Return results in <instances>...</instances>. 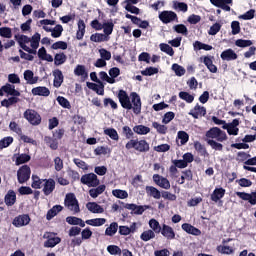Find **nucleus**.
<instances>
[{
  "label": "nucleus",
  "instance_id": "nucleus-1",
  "mask_svg": "<svg viewBox=\"0 0 256 256\" xmlns=\"http://www.w3.org/2000/svg\"><path fill=\"white\" fill-rule=\"evenodd\" d=\"M118 99L123 109H127V111L132 109L135 115L141 114V96L137 92H132L129 96L125 90H119Z\"/></svg>",
  "mask_w": 256,
  "mask_h": 256
},
{
  "label": "nucleus",
  "instance_id": "nucleus-2",
  "mask_svg": "<svg viewBox=\"0 0 256 256\" xmlns=\"http://www.w3.org/2000/svg\"><path fill=\"white\" fill-rule=\"evenodd\" d=\"M15 39L23 51L32 53L33 55L37 54L39 43H41V34L36 32L31 38L23 34L15 35Z\"/></svg>",
  "mask_w": 256,
  "mask_h": 256
},
{
  "label": "nucleus",
  "instance_id": "nucleus-3",
  "mask_svg": "<svg viewBox=\"0 0 256 256\" xmlns=\"http://www.w3.org/2000/svg\"><path fill=\"white\" fill-rule=\"evenodd\" d=\"M66 222L69 225H85V223L86 225H105V223H107V220L105 218H96L83 221L81 218L69 216L66 218Z\"/></svg>",
  "mask_w": 256,
  "mask_h": 256
},
{
  "label": "nucleus",
  "instance_id": "nucleus-4",
  "mask_svg": "<svg viewBox=\"0 0 256 256\" xmlns=\"http://www.w3.org/2000/svg\"><path fill=\"white\" fill-rule=\"evenodd\" d=\"M126 149L129 151L131 149H135L138 153H147L149 152L150 146L147 143V140H135L131 139L125 145Z\"/></svg>",
  "mask_w": 256,
  "mask_h": 256
},
{
  "label": "nucleus",
  "instance_id": "nucleus-5",
  "mask_svg": "<svg viewBox=\"0 0 256 256\" xmlns=\"http://www.w3.org/2000/svg\"><path fill=\"white\" fill-rule=\"evenodd\" d=\"M207 139H212V141H218V143H223L227 141V133L218 127H213L206 132Z\"/></svg>",
  "mask_w": 256,
  "mask_h": 256
},
{
  "label": "nucleus",
  "instance_id": "nucleus-6",
  "mask_svg": "<svg viewBox=\"0 0 256 256\" xmlns=\"http://www.w3.org/2000/svg\"><path fill=\"white\" fill-rule=\"evenodd\" d=\"M65 207L72 213H79L81 209L79 208V201L73 193H68L64 200Z\"/></svg>",
  "mask_w": 256,
  "mask_h": 256
},
{
  "label": "nucleus",
  "instance_id": "nucleus-7",
  "mask_svg": "<svg viewBox=\"0 0 256 256\" xmlns=\"http://www.w3.org/2000/svg\"><path fill=\"white\" fill-rule=\"evenodd\" d=\"M57 234L53 232H46L43 235V239H46L44 242V247L46 249H53V247H57L59 243H61V238L56 236Z\"/></svg>",
  "mask_w": 256,
  "mask_h": 256
},
{
  "label": "nucleus",
  "instance_id": "nucleus-8",
  "mask_svg": "<svg viewBox=\"0 0 256 256\" xmlns=\"http://www.w3.org/2000/svg\"><path fill=\"white\" fill-rule=\"evenodd\" d=\"M24 119H26L30 125H41V115L33 109H27L24 112Z\"/></svg>",
  "mask_w": 256,
  "mask_h": 256
},
{
  "label": "nucleus",
  "instance_id": "nucleus-9",
  "mask_svg": "<svg viewBox=\"0 0 256 256\" xmlns=\"http://www.w3.org/2000/svg\"><path fill=\"white\" fill-rule=\"evenodd\" d=\"M124 209L130 211L131 215H143V213L146 212L147 209H151V206L126 203L124 204Z\"/></svg>",
  "mask_w": 256,
  "mask_h": 256
},
{
  "label": "nucleus",
  "instance_id": "nucleus-10",
  "mask_svg": "<svg viewBox=\"0 0 256 256\" xmlns=\"http://www.w3.org/2000/svg\"><path fill=\"white\" fill-rule=\"evenodd\" d=\"M17 179L20 185L27 183L28 179H31V168L28 165L21 166L17 171Z\"/></svg>",
  "mask_w": 256,
  "mask_h": 256
},
{
  "label": "nucleus",
  "instance_id": "nucleus-11",
  "mask_svg": "<svg viewBox=\"0 0 256 256\" xmlns=\"http://www.w3.org/2000/svg\"><path fill=\"white\" fill-rule=\"evenodd\" d=\"M158 18L164 23V25L173 23V21H176V23L179 21L177 13L169 10H164L160 12Z\"/></svg>",
  "mask_w": 256,
  "mask_h": 256
},
{
  "label": "nucleus",
  "instance_id": "nucleus-12",
  "mask_svg": "<svg viewBox=\"0 0 256 256\" xmlns=\"http://www.w3.org/2000/svg\"><path fill=\"white\" fill-rule=\"evenodd\" d=\"M83 185H87V187H99V178L95 173H88L82 175L80 179Z\"/></svg>",
  "mask_w": 256,
  "mask_h": 256
},
{
  "label": "nucleus",
  "instance_id": "nucleus-13",
  "mask_svg": "<svg viewBox=\"0 0 256 256\" xmlns=\"http://www.w3.org/2000/svg\"><path fill=\"white\" fill-rule=\"evenodd\" d=\"M241 122L239 121V119H234L232 122L230 123H226L225 125L222 126V129H226L228 135H239V124Z\"/></svg>",
  "mask_w": 256,
  "mask_h": 256
},
{
  "label": "nucleus",
  "instance_id": "nucleus-14",
  "mask_svg": "<svg viewBox=\"0 0 256 256\" xmlns=\"http://www.w3.org/2000/svg\"><path fill=\"white\" fill-rule=\"evenodd\" d=\"M155 185L160 187L161 189H171V182H169V179L159 175V174H154L152 177Z\"/></svg>",
  "mask_w": 256,
  "mask_h": 256
},
{
  "label": "nucleus",
  "instance_id": "nucleus-15",
  "mask_svg": "<svg viewBox=\"0 0 256 256\" xmlns=\"http://www.w3.org/2000/svg\"><path fill=\"white\" fill-rule=\"evenodd\" d=\"M188 115H191L193 119H199L200 117H205L207 115V108L196 104L193 109L190 110Z\"/></svg>",
  "mask_w": 256,
  "mask_h": 256
},
{
  "label": "nucleus",
  "instance_id": "nucleus-16",
  "mask_svg": "<svg viewBox=\"0 0 256 256\" xmlns=\"http://www.w3.org/2000/svg\"><path fill=\"white\" fill-rule=\"evenodd\" d=\"M42 191L46 197H49L55 191V180L53 178L44 179Z\"/></svg>",
  "mask_w": 256,
  "mask_h": 256
},
{
  "label": "nucleus",
  "instance_id": "nucleus-17",
  "mask_svg": "<svg viewBox=\"0 0 256 256\" xmlns=\"http://www.w3.org/2000/svg\"><path fill=\"white\" fill-rule=\"evenodd\" d=\"M210 3L223 11H231V6L229 5H233V0H210Z\"/></svg>",
  "mask_w": 256,
  "mask_h": 256
},
{
  "label": "nucleus",
  "instance_id": "nucleus-18",
  "mask_svg": "<svg viewBox=\"0 0 256 256\" xmlns=\"http://www.w3.org/2000/svg\"><path fill=\"white\" fill-rule=\"evenodd\" d=\"M237 197L242 199V201H248L250 205H256V192L246 193V192H236Z\"/></svg>",
  "mask_w": 256,
  "mask_h": 256
},
{
  "label": "nucleus",
  "instance_id": "nucleus-19",
  "mask_svg": "<svg viewBox=\"0 0 256 256\" xmlns=\"http://www.w3.org/2000/svg\"><path fill=\"white\" fill-rule=\"evenodd\" d=\"M200 62L204 63L210 73H217V66L213 64V57L211 56H202L200 57Z\"/></svg>",
  "mask_w": 256,
  "mask_h": 256
},
{
  "label": "nucleus",
  "instance_id": "nucleus-20",
  "mask_svg": "<svg viewBox=\"0 0 256 256\" xmlns=\"http://www.w3.org/2000/svg\"><path fill=\"white\" fill-rule=\"evenodd\" d=\"M53 77V86L56 87V89H59V87L63 85V81L65 79V77L63 76V72L59 69H56L53 71Z\"/></svg>",
  "mask_w": 256,
  "mask_h": 256
},
{
  "label": "nucleus",
  "instance_id": "nucleus-21",
  "mask_svg": "<svg viewBox=\"0 0 256 256\" xmlns=\"http://www.w3.org/2000/svg\"><path fill=\"white\" fill-rule=\"evenodd\" d=\"M24 79L28 85H35L39 82V76H35L31 70L24 71Z\"/></svg>",
  "mask_w": 256,
  "mask_h": 256
},
{
  "label": "nucleus",
  "instance_id": "nucleus-22",
  "mask_svg": "<svg viewBox=\"0 0 256 256\" xmlns=\"http://www.w3.org/2000/svg\"><path fill=\"white\" fill-rule=\"evenodd\" d=\"M86 209H88V211H90V213H95V214L105 213V208H103V206L97 204V202H88L86 204Z\"/></svg>",
  "mask_w": 256,
  "mask_h": 256
},
{
  "label": "nucleus",
  "instance_id": "nucleus-23",
  "mask_svg": "<svg viewBox=\"0 0 256 256\" xmlns=\"http://www.w3.org/2000/svg\"><path fill=\"white\" fill-rule=\"evenodd\" d=\"M17 201V194L13 190H9L5 195L4 202L7 207H13Z\"/></svg>",
  "mask_w": 256,
  "mask_h": 256
},
{
  "label": "nucleus",
  "instance_id": "nucleus-24",
  "mask_svg": "<svg viewBox=\"0 0 256 256\" xmlns=\"http://www.w3.org/2000/svg\"><path fill=\"white\" fill-rule=\"evenodd\" d=\"M32 95H38L39 97H49L51 91L45 86H38L32 89Z\"/></svg>",
  "mask_w": 256,
  "mask_h": 256
},
{
  "label": "nucleus",
  "instance_id": "nucleus-25",
  "mask_svg": "<svg viewBox=\"0 0 256 256\" xmlns=\"http://www.w3.org/2000/svg\"><path fill=\"white\" fill-rule=\"evenodd\" d=\"M2 93H7V95H11L12 97H19L21 95V92L15 89V85L9 83L2 86Z\"/></svg>",
  "mask_w": 256,
  "mask_h": 256
},
{
  "label": "nucleus",
  "instance_id": "nucleus-26",
  "mask_svg": "<svg viewBox=\"0 0 256 256\" xmlns=\"http://www.w3.org/2000/svg\"><path fill=\"white\" fill-rule=\"evenodd\" d=\"M13 225H29L31 223V217L29 214H22L14 218Z\"/></svg>",
  "mask_w": 256,
  "mask_h": 256
},
{
  "label": "nucleus",
  "instance_id": "nucleus-27",
  "mask_svg": "<svg viewBox=\"0 0 256 256\" xmlns=\"http://www.w3.org/2000/svg\"><path fill=\"white\" fill-rule=\"evenodd\" d=\"M222 61H235L237 59V53L233 51V49L224 50L220 55Z\"/></svg>",
  "mask_w": 256,
  "mask_h": 256
},
{
  "label": "nucleus",
  "instance_id": "nucleus-28",
  "mask_svg": "<svg viewBox=\"0 0 256 256\" xmlns=\"http://www.w3.org/2000/svg\"><path fill=\"white\" fill-rule=\"evenodd\" d=\"M224 197H225V189L215 188V190L211 194V201H214V203H217L220 201V199H223Z\"/></svg>",
  "mask_w": 256,
  "mask_h": 256
},
{
  "label": "nucleus",
  "instance_id": "nucleus-29",
  "mask_svg": "<svg viewBox=\"0 0 256 256\" xmlns=\"http://www.w3.org/2000/svg\"><path fill=\"white\" fill-rule=\"evenodd\" d=\"M74 75L76 77H82V79H87L89 77V74L87 72V69L85 68V65L78 64L74 69Z\"/></svg>",
  "mask_w": 256,
  "mask_h": 256
},
{
  "label": "nucleus",
  "instance_id": "nucleus-30",
  "mask_svg": "<svg viewBox=\"0 0 256 256\" xmlns=\"http://www.w3.org/2000/svg\"><path fill=\"white\" fill-rule=\"evenodd\" d=\"M106 186L105 185H99L97 188H92L89 190V195L92 197V199H97L99 195H103L105 193Z\"/></svg>",
  "mask_w": 256,
  "mask_h": 256
},
{
  "label": "nucleus",
  "instance_id": "nucleus-31",
  "mask_svg": "<svg viewBox=\"0 0 256 256\" xmlns=\"http://www.w3.org/2000/svg\"><path fill=\"white\" fill-rule=\"evenodd\" d=\"M61 211H63V206L61 205L53 206L50 210H48L46 214V219H48V221H51V219H53V217H55L58 213H61Z\"/></svg>",
  "mask_w": 256,
  "mask_h": 256
},
{
  "label": "nucleus",
  "instance_id": "nucleus-32",
  "mask_svg": "<svg viewBox=\"0 0 256 256\" xmlns=\"http://www.w3.org/2000/svg\"><path fill=\"white\" fill-rule=\"evenodd\" d=\"M146 193L149 197H153V199H161V192L154 186H146Z\"/></svg>",
  "mask_w": 256,
  "mask_h": 256
},
{
  "label": "nucleus",
  "instance_id": "nucleus-33",
  "mask_svg": "<svg viewBox=\"0 0 256 256\" xmlns=\"http://www.w3.org/2000/svg\"><path fill=\"white\" fill-rule=\"evenodd\" d=\"M162 235L166 237V239H175V231L168 225L162 226Z\"/></svg>",
  "mask_w": 256,
  "mask_h": 256
},
{
  "label": "nucleus",
  "instance_id": "nucleus-34",
  "mask_svg": "<svg viewBox=\"0 0 256 256\" xmlns=\"http://www.w3.org/2000/svg\"><path fill=\"white\" fill-rule=\"evenodd\" d=\"M185 180L193 181V172H191V170L182 171V176L180 179H178L177 183H179V185H183Z\"/></svg>",
  "mask_w": 256,
  "mask_h": 256
},
{
  "label": "nucleus",
  "instance_id": "nucleus-35",
  "mask_svg": "<svg viewBox=\"0 0 256 256\" xmlns=\"http://www.w3.org/2000/svg\"><path fill=\"white\" fill-rule=\"evenodd\" d=\"M172 7L175 11H181L182 13L189 11V6L185 2L174 1Z\"/></svg>",
  "mask_w": 256,
  "mask_h": 256
},
{
  "label": "nucleus",
  "instance_id": "nucleus-36",
  "mask_svg": "<svg viewBox=\"0 0 256 256\" xmlns=\"http://www.w3.org/2000/svg\"><path fill=\"white\" fill-rule=\"evenodd\" d=\"M90 41H93L94 43H103L105 41H109V37L105 34L95 33L90 36Z\"/></svg>",
  "mask_w": 256,
  "mask_h": 256
},
{
  "label": "nucleus",
  "instance_id": "nucleus-37",
  "mask_svg": "<svg viewBox=\"0 0 256 256\" xmlns=\"http://www.w3.org/2000/svg\"><path fill=\"white\" fill-rule=\"evenodd\" d=\"M193 47L194 51H201V49H203L204 51H211L213 49V46L202 43L201 41H195L193 43Z\"/></svg>",
  "mask_w": 256,
  "mask_h": 256
},
{
  "label": "nucleus",
  "instance_id": "nucleus-38",
  "mask_svg": "<svg viewBox=\"0 0 256 256\" xmlns=\"http://www.w3.org/2000/svg\"><path fill=\"white\" fill-rule=\"evenodd\" d=\"M45 183V179L39 178L37 175H32V189H41L43 184Z\"/></svg>",
  "mask_w": 256,
  "mask_h": 256
},
{
  "label": "nucleus",
  "instance_id": "nucleus-39",
  "mask_svg": "<svg viewBox=\"0 0 256 256\" xmlns=\"http://www.w3.org/2000/svg\"><path fill=\"white\" fill-rule=\"evenodd\" d=\"M133 131L137 135H147L148 133H151V128L145 125H137V126H134Z\"/></svg>",
  "mask_w": 256,
  "mask_h": 256
},
{
  "label": "nucleus",
  "instance_id": "nucleus-40",
  "mask_svg": "<svg viewBox=\"0 0 256 256\" xmlns=\"http://www.w3.org/2000/svg\"><path fill=\"white\" fill-rule=\"evenodd\" d=\"M182 229L186 233H189V235H196V236L201 235V230H199L198 228H195L193 225H182Z\"/></svg>",
  "mask_w": 256,
  "mask_h": 256
},
{
  "label": "nucleus",
  "instance_id": "nucleus-41",
  "mask_svg": "<svg viewBox=\"0 0 256 256\" xmlns=\"http://www.w3.org/2000/svg\"><path fill=\"white\" fill-rule=\"evenodd\" d=\"M85 37V22L83 20L78 21V30L76 33V38L81 41Z\"/></svg>",
  "mask_w": 256,
  "mask_h": 256
},
{
  "label": "nucleus",
  "instance_id": "nucleus-42",
  "mask_svg": "<svg viewBox=\"0 0 256 256\" xmlns=\"http://www.w3.org/2000/svg\"><path fill=\"white\" fill-rule=\"evenodd\" d=\"M136 230V225H131L130 228L128 226H119L120 235H130V233H135Z\"/></svg>",
  "mask_w": 256,
  "mask_h": 256
},
{
  "label": "nucleus",
  "instance_id": "nucleus-43",
  "mask_svg": "<svg viewBox=\"0 0 256 256\" xmlns=\"http://www.w3.org/2000/svg\"><path fill=\"white\" fill-rule=\"evenodd\" d=\"M67 61V55L65 53H58L54 56V65L59 67V65H63Z\"/></svg>",
  "mask_w": 256,
  "mask_h": 256
},
{
  "label": "nucleus",
  "instance_id": "nucleus-44",
  "mask_svg": "<svg viewBox=\"0 0 256 256\" xmlns=\"http://www.w3.org/2000/svg\"><path fill=\"white\" fill-rule=\"evenodd\" d=\"M173 29L176 33H179L184 37H187V35H189V30L187 29V26H185V24H177L173 26Z\"/></svg>",
  "mask_w": 256,
  "mask_h": 256
},
{
  "label": "nucleus",
  "instance_id": "nucleus-45",
  "mask_svg": "<svg viewBox=\"0 0 256 256\" xmlns=\"http://www.w3.org/2000/svg\"><path fill=\"white\" fill-rule=\"evenodd\" d=\"M115 27V24H113L111 21L110 22H105L102 24V29L104 31V35L106 37H109L113 33V29Z\"/></svg>",
  "mask_w": 256,
  "mask_h": 256
},
{
  "label": "nucleus",
  "instance_id": "nucleus-46",
  "mask_svg": "<svg viewBox=\"0 0 256 256\" xmlns=\"http://www.w3.org/2000/svg\"><path fill=\"white\" fill-rule=\"evenodd\" d=\"M178 96L182 99V101H186V103H193V101H195V96L189 92L181 91L179 92Z\"/></svg>",
  "mask_w": 256,
  "mask_h": 256
},
{
  "label": "nucleus",
  "instance_id": "nucleus-47",
  "mask_svg": "<svg viewBox=\"0 0 256 256\" xmlns=\"http://www.w3.org/2000/svg\"><path fill=\"white\" fill-rule=\"evenodd\" d=\"M104 135H107L113 141H119V133L114 128H107L104 130Z\"/></svg>",
  "mask_w": 256,
  "mask_h": 256
},
{
  "label": "nucleus",
  "instance_id": "nucleus-48",
  "mask_svg": "<svg viewBox=\"0 0 256 256\" xmlns=\"http://www.w3.org/2000/svg\"><path fill=\"white\" fill-rule=\"evenodd\" d=\"M152 127L156 129L159 135H167V130H168L167 126L160 124L158 122H153Z\"/></svg>",
  "mask_w": 256,
  "mask_h": 256
},
{
  "label": "nucleus",
  "instance_id": "nucleus-49",
  "mask_svg": "<svg viewBox=\"0 0 256 256\" xmlns=\"http://www.w3.org/2000/svg\"><path fill=\"white\" fill-rule=\"evenodd\" d=\"M160 51L166 53V55H169L170 57L175 55V50H173V47H171L169 44L161 43Z\"/></svg>",
  "mask_w": 256,
  "mask_h": 256
},
{
  "label": "nucleus",
  "instance_id": "nucleus-50",
  "mask_svg": "<svg viewBox=\"0 0 256 256\" xmlns=\"http://www.w3.org/2000/svg\"><path fill=\"white\" fill-rule=\"evenodd\" d=\"M177 139H180V143L178 144L180 147L186 145L189 141V134L185 131H179L177 134Z\"/></svg>",
  "mask_w": 256,
  "mask_h": 256
},
{
  "label": "nucleus",
  "instance_id": "nucleus-51",
  "mask_svg": "<svg viewBox=\"0 0 256 256\" xmlns=\"http://www.w3.org/2000/svg\"><path fill=\"white\" fill-rule=\"evenodd\" d=\"M15 103H19V98L15 97V96L1 101L2 107H6V108L11 107V105H15Z\"/></svg>",
  "mask_w": 256,
  "mask_h": 256
},
{
  "label": "nucleus",
  "instance_id": "nucleus-52",
  "mask_svg": "<svg viewBox=\"0 0 256 256\" xmlns=\"http://www.w3.org/2000/svg\"><path fill=\"white\" fill-rule=\"evenodd\" d=\"M95 155H111V148L108 146H98L94 150Z\"/></svg>",
  "mask_w": 256,
  "mask_h": 256
},
{
  "label": "nucleus",
  "instance_id": "nucleus-53",
  "mask_svg": "<svg viewBox=\"0 0 256 256\" xmlns=\"http://www.w3.org/2000/svg\"><path fill=\"white\" fill-rule=\"evenodd\" d=\"M112 195L116 197V199H127L129 197V193L126 190L115 189L112 191Z\"/></svg>",
  "mask_w": 256,
  "mask_h": 256
},
{
  "label": "nucleus",
  "instance_id": "nucleus-54",
  "mask_svg": "<svg viewBox=\"0 0 256 256\" xmlns=\"http://www.w3.org/2000/svg\"><path fill=\"white\" fill-rule=\"evenodd\" d=\"M31 161V156L29 154H19L16 157V165H23V163H29Z\"/></svg>",
  "mask_w": 256,
  "mask_h": 256
},
{
  "label": "nucleus",
  "instance_id": "nucleus-55",
  "mask_svg": "<svg viewBox=\"0 0 256 256\" xmlns=\"http://www.w3.org/2000/svg\"><path fill=\"white\" fill-rule=\"evenodd\" d=\"M63 35V26L60 24H57L54 28H52L51 37L54 39H57Z\"/></svg>",
  "mask_w": 256,
  "mask_h": 256
},
{
  "label": "nucleus",
  "instance_id": "nucleus-56",
  "mask_svg": "<svg viewBox=\"0 0 256 256\" xmlns=\"http://www.w3.org/2000/svg\"><path fill=\"white\" fill-rule=\"evenodd\" d=\"M44 141L45 143H47V145H49L50 149H53V151H56V149H58L59 147V143L57 142V140L49 136H46L44 138Z\"/></svg>",
  "mask_w": 256,
  "mask_h": 256
},
{
  "label": "nucleus",
  "instance_id": "nucleus-57",
  "mask_svg": "<svg viewBox=\"0 0 256 256\" xmlns=\"http://www.w3.org/2000/svg\"><path fill=\"white\" fill-rule=\"evenodd\" d=\"M172 71H174V73H175V75H177V77H183V75H185V73H186L185 68H183V66H181L179 64H173Z\"/></svg>",
  "mask_w": 256,
  "mask_h": 256
},
{
  "label": "nucleus",
  "instance_id": "nucleus-58",
  "mask_svg": "<svg viewBox=\"0 0 256 256\" xmlns=\"http://www.w3.org/2000/svg\"><path fill=\"white\" fill-rule=\"evenodd\" d=\"M140 239L142 241H151V239H155V232L153 230H146L141 234Z\"/></svg>",
  "mask_w": 256,
  "mask_h": 256
},
{
  "label": "nucleus",
  "instance_id": "nucleus-59",
  "mask_svg": "<svg viewBox=\"0 0 256 256\" xmlns=\"http://www.w3.org/2000/svg\"><path fill=\"white\" fill-rule=\"evenodd\" d=\"M206 141L214 151H223V144L217 142V140L207 139Z\"/></svg>",
  "mask_w": 256,
  "mask_h": 256
},
{
  "label": "nucleus",
  "instance_id": "nucleus-60",
  "mask_svg": "<svg viewBox=\"0 0 256 256\" xmlns=\"http://www.w3.org/2000/svg\"><path fill=\"white\" fill-rule=\"evenodd\" d=\"M88 87L89 89H92V91H95L97 95H105V89L103 86H99L98 84H95V83H90Z\"/></svg>",
  "mask_w": 256,
  "mask_h": 256
},
{
  "label": "nucleus",
  "instance_id": "nucleus-61",
  "mask_svg": "<svg viewBox=\"0 0 256 256\" xmlns=\"http://www.w3.org/2000/svg\"><path fill=\"white\" fill-rule=\"evenodd\" d=\"M0 35L5 39H11V37H13V32L9 27H2L0 28Z\"/></svg>",
  "mask_w": 256,
  "mask_h": 256
},
{
  "label": "nucleus",
  "instance_id": "nucleus-62",
  "mask_svg": "<svg viewBox=\"0 0 256 256\" xmlns=\"http://www.w3.org/2000/svg\"><path fill=\"white\" fill-rule=\"evenodd\" d=\"M235 45H236V47H241V48L251 47V45H253V41L238 39L235 41Z\"/></svg>",
  "mask_w": 256,
  "mask_h": 256
},
{
  "label": "nucleus",
  "instance_id": "nucleus-63",
  "mask_svg": "<svg viewBox=\"0 0 256 256\" xmlns=\"http://www.w3.org/2000/svg\"><path fill=\"white\" fill-rule=\"evenodd\" d=\"M11 143H13V137L11 136L4 137L2 140H0V149H5L9 147Z\"/></svg>",
  "mask_w": 256,
  "mask_h": 256
},
{
  "label": "nucleus",
  "instance_id": "nucleus-64",
  "mask_svg": "<svg viewBox=\"0 0 256 256\" xmlns=\"http://www.w3.org/2000/svg\"><path fill=\"white\" fill-rule=\"evenodd\" d=\"M107 251L110 255H121V248L117 245H109Z\"/></svg>",
  "mask_w": 256,
  "mask_h": 256
}]
</instances>
